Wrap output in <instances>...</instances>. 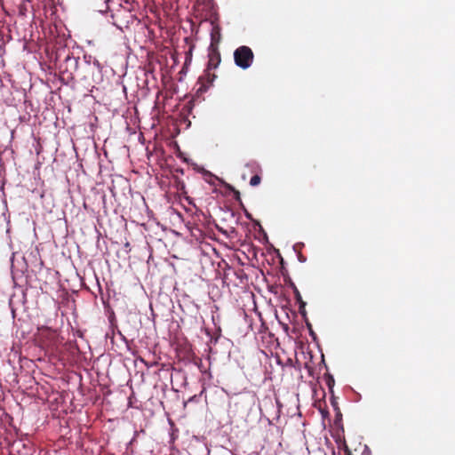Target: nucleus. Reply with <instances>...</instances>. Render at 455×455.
<instances>
[{
	"mask_svg": "<svg viewBox=\"0 0 455 455\" xmlns=\"http://www.w3.org/2000/svg\"><path fill=\"white\" fill-rule=\"evenodd\" d=\"M261 178L259 175H253L250 180V185L252 187L258 186L260 183Z\"/></svg>",
	"mask_w": 455,
	"mask_h": 455,
	"instance_id": "nucleus-5",
	"label": "nucleus"
},
{
	"mask_svg": "<svg viewBox=\"0 0 455 455\" xmlns=\"http://www.w3.org/2000/svg\"><path fill=\"white\" fill-rule=\"evenodd\" d=\"M214 78H215V75H212V78H211V82H212L214 80Z\"/></svg>",
	"mask_w": 455,
	"mask_h": 455,
	"instance_id": "nucleus-6",
	"label": "nucleus"
},
{
	"mask_svg": "<svg viewBox=\"0 0 455 455\" xmlns=\"http://www.w3.org/2000/svg\"><path fill=\"white\" fill-rule=\"evenodd\" d=\"M211 36H212V39L213 40L214 34H213V33H212V34H211Z\"/></svg>",
	"mask_w": 455,
	"mask_h": 455,
	"instance_id": "nucleus-7",
	"label": "nucleus"
},
{
	"mask_svg": "<svg viewBox=\"0 0 455 455\" xmlns=\"http://www.w3.org/2000/svg\"><path fill=\"white\" fill-rule=\"evenodd\" d=\"M208 57L209 60L207 64V69H215L220 62V55L215 49L212 48V44H211L209 48Z\"/></svg>",
	"mask_w": 455,
	"mask_h": 455,
	"instance_id": "nucleus-3",
	"label": "nucleus"
},
{
	"mask_svg": "<svg viewBox=\"0 0 455 455\" xmlns=\"http://www.w3.org/2000/svg\"><path fill=\"white\" fill-rule=\"evenodd\" d=\"M253 57V52L248 46H240L234 52L235 63L242 69H246L251 66Z\"/></svg>",
	"mask_w": 455,
	"mask_h": 455,
	"instance_id": "nucleus-1",
	"label": "nucleus"
},
{
	"mask_svg": "<svg viewBox=\"0 0 455 455\" xmlns=\"http://www.w3.org/2000/svg\"><path fill=\"white\" fill-rule=\"evenodd\" d=\"M79 64V57L68 54L65 57L64 66H61V72L66 76L67 79L73 80L75 73L77 71Z\"/></svg>",
	"mask_w": 455,
	"mask_h": 455,
	"instance_id": "nucleus-2",
	"label": "nucleus"
},
{
	"mask_svg": "<svg viewBox=\"0 0 455 455\" xmlns=\"http://www.w3.org/2000/svg\"><path fill=\"white\" fill-rule=\"evenodd\" d=\"M84 61L86 65L90 67L92 66L94 68H96L99 71V73L102 72V66L94 56L91 54H84Z\"/></svg>",
	"mask_w": 455,
	"mask_h": 455,
	"instance_id": "nucleus-4",
	"label": "nucleus"
}]
</instances>
